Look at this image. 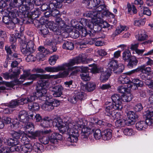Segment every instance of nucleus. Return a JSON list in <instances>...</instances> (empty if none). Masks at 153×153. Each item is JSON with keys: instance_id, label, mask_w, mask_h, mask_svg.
I'll use <instances>...</instances> for the list:
<instances>
[{"instance_id": "56", "label": "nucleus", "mask_w": 153, "mask_h": 153, "mask_svg": "<svg viewBox=\"0 0 153 153\" xmlns=\"http://www.w3.org/2000/svg\"><path fill=\"white\" fill-rule=\"evenodd\" d=\"M32 72L33 73H45V71L43 69L35 67L33 69Z\"/></svg>"}, {"instance_id": "26", "label": "nucleus", "mask_w": 153, "mask_h": 153, "mask_svg": "<svg viewBox=\"0 0 153 153\" xmlns=\"http://www.w3.org/2000/svg\"><path fill=\"white\" fill-rule=\"evenodd\" d=\"M136 36L138 40L141 41L146 40L148 37L144 30L139 31L138 35Z\"/></svg>"}, {"instance_id": "15", "label": "nucleus", "mask_w": 153, "mask_h": 153, "mask_svg": "<svg viewBox=\"0 0 153 153\" xmlns=\"http://www.w3.org/2000/svg\"><path fill=\"white\" fill-rule=\"evenodd\" d=\"M52 94L56 97H60L62 94L63 88L61 85H58L53 87L52 88Z\"/></svg>"}, {"instance_id": "55", "label": "nucleus", "mask_w": 153, "mask_h": 153, "mask_svg": "<svg viewBox=\"0 0 153 153\" xmlns=\"http://www.w3.org/2000/svg\"><path fill=\"white\" fill-rule=\"evenodd\" d=\"M17 118L13 120L12 124L11 126V127L13 129H16L19 127V122H17Z\"/></svg>"}, {"instance_id": "3", "label": "nucleus", "mask_w": 153, "mask_h": 153, "mask_svg": "<svg viewBox=\"0 0 153 153\" xmlns=\"http://www.w3.org/2000/svg\"><path fill=\"white\" fill-rule=\"evenodd\" d=\"M64 122L62 120H55L54 125L57 126L60 132L66 133L69 135L67 140L71 143H76L79 136L78 131V124L70 122V118L66 117L64 118Z\"/></svg>"}, {"instance_id": "19", "label": "nucleus", "mask_w": 153, "mask_h": 153, "mask_svg": "<svg viewBox=\"0 0 153 153\" xmlns=\"http://www.w3.org/2000/svg\"><path fill=\"white\" fill-rule=\"evenodd\" d=\"M112 130L109 128L105 130L102 132V138L104 140H109L112 137Z\"/></svg>"}, {"instance_id": "12", "label": "nucleus", "mask_w": 153, "mask_h": 153, "mask_svg": "<svg viewBox=\"0 0 153 153\" xmlns=\"http://www.w3.org/2000/svg\"><path fill=\"white\" fill-rule=\"evenodd\" d=\"M18 119L20 122L23 123H26L29 121L30 117V115H28L27 112L23 110L20 111L19 113Z\"/></svg>"}, {"instance_id": "50", "label": "nucleus", "mask_w": 153, "mask_h": 153, "mask_svg": "<svg viewBox=\"0 0 153 153\" xmlns=\"http://www.w3.org/2000/svg\"><path fill=\"white\" fill-rule=\"evenodd\" d=\"M55 24L53 21H51L48 22L47 24V26L48 28H49L51 30L53 31H55L56 30V27H55Z\"/></svg>"}, {"instance_id": "64", "label": "nucleus", "mask_w": 153, "mask_h": 153, "mask_svg": "<svg viewBox=\"0 0 153 153\" xmlns=\"http://www.w3.org/2000/svg\"><path fill=\"white\" fill-rule=\"evenodd\" d=\"M148 126H153V119L152 118H146L145 122Z\"/></svg>"}, {"instance_id": "22", "label": "nucleus", "mask_w": 153, "mask_h": 153, "mask_svg": "<svg viewBox=\"0 0 153 153\" xmlns=\"http://www.w3.org/2000/svg\"><path fill=\"white\" fill-rule=\"evenodd\" d=\"M46 94H44L42 96H38L36 95L37 97H41L42 98L41 100L43 99V100L45 101L44 104H43L42 106V109L45 111L48 110V105L49 104H50V102L48 101V99H49L48 97H46V96L45 95Z\"/></svg>"}, {"instance_id": "49", "label": "nucleus", "mask_w": 153, "mask_h": 153, "mask_svg": "<svg viewBox=\"0 0 153 153\" xmlns=\"http://www.w3.org/2000/svg\"><path fill=\"white\" fill-rule=\"evenodd\" d=\"M122 116L120 112H116L114 111L110 117L113 120L120 119Z\"/></svg>"}, {"instance_id": "24", "label": "nucleus", "mask_w": 153, "mask_h": 153, "mask_svg": "<svg viewBox=\"0 0 153 153\" xmlns=\"http://www.w3.org/2000/svg\"><path fill=\"white\" fill-rule=\"evenodd\" d=\"M15 146H13L9 148L5 146H3L0 149V153H10L12 152L15 151Z\"/></svg>"}, {"instance_id": "40", "label": "nucleus", "mask_w": 153, "mask_h": 153, "mask_svg": "<svg viewBox=\"0 0 153 153\" xmlns=\"http://www.w3.org/2000/svg\"><path fill=\"white\" fill-rule=\"evenodd\" d=\"M25 2V0L23 1L22 0H13V2L10 4V5L13 7H16L24 4Z\"/></svg>"}, {"instance_id": "36", "label": "nucleus", "mask_w": 153, "mask_h": 153, "mask_svg": "<svg viewBox=\"0 0 153 153\" xmlns=\"http://www.w3.org/2000/svg\"><path fill=\"white\" fill-rule=\"evenodd\" d=\"M27 49H29V51L30 53H33L35 50V47L34 46V44L33 41H30L28 42L26 46Z\"/></svg>"}, {"instance_id": "43", "label": "nucleus", "mask_w": 153, "mask_h": 153, "mask_svg": "<svg viewBox=\"0 0 153 153\" xmlns=\"http://www.w3.org/2000/svg\"><path fill=\"white\" fill-rule=\"evenodd\" d=\"M85 72L82 73L80 74L81 78L82 79L85 81L89 80L90 78L89 75L88 73L86 72L87 71V68H85Z\"/></svg>"}, {"instance_id": "37", "label": "nucleus", "mask_w": 153, "mask_h": 153, "mask_svg": "<svg viewBox=\"0 0 153 153\" xmlns=\"http://www.w3.org/2000/svg\"><path fill=\"white\" fill-rule=\"evenodd\" d=\"M85 87L86 88V90L88 91H91L94 90L96 87V85L93 82H88L85 85Z\"/></svg>"}, {"instance_id": "44", "label": "nucleus", "mask_w": 153, "mask_h": 153, "mask_svg": "<svg viewBox=\"0 0 153 153\" xmlns=\"http://www.w3.org/2000/svg\"><path fill=\"white\" fill-rule=\"evenodd\" d=\"M93 66L91 69V70L92 73H97L100 72H102V70H103V68L97 67V65L95 64L92 65Z\"/></svg>"}, {"instance_id": "57", "label": "nucleus", "mask_w": 153, "mask_h": 153, "mask_svg": "<svg viewBox=\"0 0 153 153\" xmlns=\"http://www.w3.org/2000/svg\"><path fill=\"white\" fill-rule=\"evenodd\" d=\"M26 125L25 128V130L29 129L30 131L32 130L34 128V125L33 124L30 122H28L26 123H24Z\"/></svg>"}, {"instance_id": "60", "label": "nucleus", "mask_w": 153, "mask_h": 153, "mask_svg": "<svg viewBox=\"0 0 153 153\" xmlns=\"http://www.w3.org/2000/svg\"><path fill=\"white\" fill-rule=\"evenodd\" d=\"M126 87L124 85L119 86L117 88L118 92L121 93H124L126 92Z\"/></svg>"}, {"instance_id": "16", "label": "nucleus", "mask_w": 153, "mask_h": 153, "mask_svg": "<svg viewBox=\"0 0 153 153\" xmlns=\"http://www.w3.org/2000/svg\"><path fill=\"white\" fill-rule=\"evenodd\" d=\"M132 82L131 84H128V87L132 89L135 90L138 87H141L143 85V82L137 79H133Z\"/></svg>"}, {"instance_id": "18", "label": "nucleus", "mask_w": 153, "mask_h": 153, "mask_svg": "<svg viewBox=\"0 0 153 153\" xmlns=\"http://www.w3.org/2000/svg\"><path fill=\"white\" fill-rule=\"evenodd\" d=\"M101 72V74L100 77V80L102 82H105L108 80L110 75V71L106 70L104 71L103 70H102V72Z\"/></svg>"}, {"instance_id": "42", "label": "nucleus", "mask_w": 153, "mask_h": 153, "mask_svg": "<svg viewBox=\"0 0 153 153\" xmlns=\"http://www.w3.org/2000/svg\"><path fill=\"white\" fill-rule=\"evenodd\" d=\"M59 11L55 9L53 10H51L50 11V13H49L48 12H46L45 13V15L47 17H49L50 16H53L55 17L57 16L59 14Z\"/></svg>"}, {"instance_id": "11", "label": "nucleus", "mask_w": 153, "mask_h": 153, "mask_svg": "<svg viewBox=\"0 0 153 153\" xmlns=\"http://www.w3.org/2000/svg\"><path fill=\"white\" fill-rule=\"evenodd\" d=\"M59 119L62 120L61 119L59 118H55L53 121L48 117H45L42 120L41 123V125L44 128L49 127L51 126L52 125H53V126H55L57 127V126L54 125V122L55 120H57Z\"/></svg>"}, {"instance_id": "47", "label": "nucleus", "mask_w": 153, "mask_h": 153, "mask_svg": "<svg viewBox=\"0 0 153 153\" xmlns=\"http://www.w3.org/2000/svg\"><path fill=\"white\" fill-rule=\"evenodd\" d=\"M123 133L124 135L127 136H131L134 135V133L133 129L131 128H127L125 129Z\"/></svg>"}, {"instance_id": "48", "label": "nucleus", "mask_w": 153, "mask_h": 153, "mask_svg": "<svg viewBox=\"0 0 153 153\" xmlns=\"http://www.w3.org/2000/svg\"><path fill=\"white\" fill-rule=\"evenodd\" d=\"M30 120H33L35 119L36 122H39L42 119L41 116L39 114H32L30 115Z\"/></svg>"}, {"instance_id": "41", "label": "nucleus", "mask_w": 153, "mask_h": 153, "mask_svg": "<svg viewBox=\"0 0 153 153\" xmlns=\"http://www.w3.org/2000/svg\"><path fill=\"white\" fill-rule=\"evenodd\" d=\"M118 64L117 61V60H111L109 62L108 64V68L110 71H113L114 68H115Z\"/></svg>"}, {"instance_id": "5", "label": "nucleus", "mask_w": 153, "mask_h": 153, "mask_svg": "<svg viewBox=\"0 0 153 153\" xmlns=\"http://www.w3.org/2000/svg\"><path fill=\"white\" fill-rule=\"evenodd\" d=\"M52 133L51 129L45 130L42 131H37L33 133V135L35 137H38L39 141L42 144H48L50 141L48 134Z\"/></svg>"}, {"instance_id": "46", "label": "nucleus", "mask_w": 153, "mask_h": 153, "mask_svg": "<svg viewBox=\"0 0 153 153\" xmlns=\"http://www.w3.org/2000/svg\"><path fill=\"white\" fill-rule=\"evenodd\" d=\"M58 59L59 56L57 55H54L51 56L49 59L50 64L51 65H54Z\"/></svg>"}, {"instance_id": "38", "label": "nucleus", "mask_w": 153, "mask_h": 153, "mask_svg": "<svg viewBox=\"0 0 153 153\" xmlns=\"http://www.w3.org/2000/svg\"><path fill=\"white\" fill-rule=\"evenodd\" d=\"M124 65L121 64H118L115 68H114L113 71L114 73L118 74L122 72L124 70Z\"/></svg>"}, {"instance_id": "25", "label": "nucleus", "mask_w": 153, "mask_h": 153, "mask_svg": "<svg viewBox=\"0 0 153 153\" xmlns=\"http://www.w3.org/2000/svg\"><path fill=\"white\" fill-rule=\"evenodd\" d=\"M115 125L118 128H121L126 125L128 126L126 120L123 119L117 120L115 122Z\"/></svg>"}, {"instance_id": "14", "label": "nucleus", "mask_w": 153, "mask_h": 153, "mask_svg": "<svg viewBox=\"0 0 153 153\" xmlns=\"http://www.w3.org/2000/svg\"><path fill=\"white\" fill-rule=\"evenodd\" d=\"M50 142L53 144H56L58 140H61L62 139L61 135L56 132H53L52 131V133L50 134H48Z\"/></svg>"}, {"instance_id": "32", "label": "nucleus", "mask_w": 153, "mask_h": 153, "mask_svg": "<svg viewBox=\"0 0 153 153\" xmlns=\"http://www.w3.org/2000/svg\"><path fill=\"white\" fill-rule=\"evenodd\" d=\"M129 81L128 77H127L126 75L124 74L119 77L118 81L119 83L122 84L128 83Z\"/></svg>"}, {"instance_id": "51", "label": "nucleus", "mask_w": 153, "mask_h": 153, "mask_svg": "<svg viewBox=\"0 0 153 153\" xmlns=\"http://www.w3.org/2000/svg\"><path fill=\"white\" fill-rule=\"evenodd\" d=\"M131 53L128 51H125L123 54V58L125 61H126L130 57Z\"/></svg>"}, {"instance_id": "61", "label": "nucleus", "mask_w": 153, "mask_h": 153, "mask_svg": "<svg viewBox=\"0 0 153 153\" xmlns=\"http://www.w3.org/2000/svg\"><path fill=\"white\" fill-rule=\"evenodd\" d=\"M69 101L72 103H75L78 100L75 96H71L68 99Z\"/></svg>"}, {"instance_id": "20", "label": "nucleus", "mask_w": 153, "mask_h": 153, "mask_svg": "<svg viewBox=\"0 0 153 153\" xmlns=\"http://www.w3.org/2000/svg\"><path fill=\"white\" fill-rule=\"evenodd\" d=\"M139 72H140L143 74H145L148 75L151 74L152 73L150 67H146L144 65H141L138 67Z\"/></svg>"}, {"instance_id": "23", "label": "nucleus", "mask_w": 153, "mask_h": 153, "mask_svg": "<svg viewBox=\"0 0 153 153\" xmlns=\"http://www.w3.org/2000/svg\"><path fill=\"white\" fill-rule=\"evenodd\" d=\"M35 100V97L34 96H30L27 98H22L19 100V102L20 105H23L25 103L30 102L34 101Z\"/></svg>"}, {"instance_id": "6", "label": "nucleus", "mask_w": 153, "mask_h": 153, "mask_svg": "<svg viewBox=\"0 0 153 153\" xmlns=\"http://www.w3.org/2000/svg\"><path fill=\"white\" fill-rule=\"evenodd\" d=\"M70 122L76 123L78 124L77 126L78 127V131L79 133V130L82 128L81 135V138L83 139H87L91 132V128L85 125L83 122L81 121L74 120L70 118Z\"/></svg>"}, {"instance_id": "31", "label": "nucleus", "mask_w": 153, "mask_h": 153, "mask_svg": "<svg viewBox=\"0 0 153 153\" xmlns=\"http://www.w3.org/2000/svg\"><path fill=\"white\" fill-rule=\"evenodd\" d=\"M132 98V95L130 93H125L122 96V100L124 102H128L131 101Z\"/></svg>"}, {"instance_id": "13", "label": "nucleus", "mask_w": 153, "mask_h": 153, "mask_svg": "<svg viewBox=\"0 0 153 153\" xmlns=\"http://www.w3.org/2000/svg\"><path fill=\"white\" fill-rule=\"evenodd\" d=\"M111 99L113 102L114 103L116 108L119 109L120 110L123 108V105L122 102V97L119 95L116 94L111 96Z\"/></svg>"}, {"instance_id": "53", "label": "nucleus", "mask_w": 153, "mask_h": 153, "mask_svg": "<svg viewBox=\"0 0 153 153\" xmlns=\"http://www.w3.org/2000/svg\"><path fill=\"white\" fill-rule=\"evenodd\" d=\"M20 103L19 102V100H13L11 101L9 105V107L11 108H14L16 106L19 105Z\"/></svg>"}, {"instance_id": "30", "label": "nucleus", "mask_w": 153, "mask_h": 153, "mask_svg": "<svg viewBox=\"0 0 153 153\" xmlns=\"http://www.w3.org/2000/svg\"><path fill=\"white\" fill-rule=\"evenodd\" d=\"M62 47L64 49L72 50L74 49V46L71 42L65 41Z\"/></svg>"}, {"instance_id": "27", "label": "nucleus", "mask_w": 153, "mask_h": 153, "mask_svg": "<svg viewBox=\"0 0 153 153\" xmlns=\"http://www.w3.org/2000/svg\"><path fill=\"white\" fill-rule=\"evenodd\" d=\"M20 74V70L17 69V71L14 72L13 74H10L8 73L3 74V77L6 79H8L10 77L11 78H15Z\"/></svg>"}, {"instance_id": "59", "label": "nucleus", "mask_w": 153, "mask_h": 153, "mask_svg": "<svg viewBox=\"0 0 153 153\" xmlns=\"http://www.w3.org/2000/svg\"><path fill=\"white\" fill-rule=\"evenodd\" d=\"M85 94L82 92H79L77 93V94L76 96L77 100H83L84 98V96Z\"/></svg>"}, {"instance_id": "63", "label": "nucleus", "mask_w": 153, "mask_h": 153, "mask_svg": "<svg viewBox=\"0 0 153 153\" xmlns=\"http://www.w3.org/2000/svg\"><path fill=\"white\" fill-rule=\"evenodd\" d=\"M22 59L20 58L12 62L11 64V66L12 67H16L19 63L21 62Z\"/></svg>"}, {"instance_id": "52", "label": "nucleus", "mask_w": 153, "mask_h": 153, "mask_svg": "<svg viewBox=\"0 0 153 153\" xmlns=\"http://www.w3.org/2000/svg\"><path fill=\"white\" fill-rule=\"evenodd\" d=\"M137 62V60L135 58H132L130 59L128 65L129 67H132L133 66L136 65Z\"/></svg>"}, {"instance_id": "1", "label": "nucleus", "mask_w": 153, "mask_h": 153, "mask_svg": "<svg viewBox=\"0 0 153 153\" xmlns=\"http://www.w3.org/2000/svg\"><path fill=\"white\" fill-rule=\"evenodd\" d=\"M92 59H85L81 57H76L70 59L68 63H65L61 65L55 67H47L45 68V71L48 72H57L59 71H63L57 74L54 75V79L59 78H64L67 77L69 75V71L74 70L75 67L73 66L80 63H86L92 61Z\"/></svg>"}, {"instance_id": "8", "label": "nucleus", "mask_w": 153, "mask_h": 153, "mask_svg": "<svg viewBox=\"0 0 153 153\" xmlns=\"http://www.w3.org/2000/svg\"><path fill=\"white\" fill-rule=\"evenodd\" d=\"M14 149L15 151L19 152L20 153H28L32 151V146L31 144H24L21 146H15Z\"/></svg>"}, {"instance_id": "62", "label": "nucleus", "mask_w": 153, "mask_h": 153, "mask_svg": "<svg viewBox=\"0 0 153 153\" xmlns=\"http://www.w3.org/2000/svg\"><path fill=\"white\" fill-rule=\"evenodd\" d=\"M79 30L80 35H81L82 36L85 37L87 35V32L85 28L82 27L81 26H80Z\"/></svg>"}, {"instance_id": "45", "label": "nucleus", "mask_w": 153, "mask_h": 153, "mask_svg": "<svg viewBox=\"0 0 153 153\" xmlns=\"http://www.w3.org/2000/svg\"><path fill=\"white\" fill-rule=\"evenodd\" d=\"M15 48L16 47L14 45H11L10 46L7 45L5 47V50L7 54L11 55L13 51H15Z\"/></svg>"}, {"instance_id": "4", "label": "nucleus", "mask_w": 153, "mask_h": 153, "mask_svg": "<svg viewBox=\"0 0 153 153\" xmlns=\"http://www.w3.org/2000/svg\"><path fill=\"white\" fill-rule=\"evenodd\" d=\"M39 75V77H40V80L38 82V85L37 86L36 95L41 97L47 92L48 82L45 79L51 78L54 79V75H51L47 74Z\"/></svg>"}, {"instance_id": "58", "label": "nucleus", "mask_w": 153, "mask_h": 153, "mask_svg": "<svg viewBox=\"0 0 153 153\" xmlns=\"http://www.w3.org/2000/svg\"><path fill=\"white\" fill-rule=\"evenodd\" d=\"M39 51L42 54L46 55L49 53V51L48 50L46 49L43 46H40L38 48Z\"/></svg>"}, {"instance_id": "21", "label": "nucleus", "mask_w": 153, "mask_h": 153, "mask_svg": "<svg viewBox=\"0 0 153 153\" xmlns=\"http://www.w3.org/2000/svg\"><path fill=\"white\" fill-rule=\"evenodd\" d=\"M128 27L126 26H120L117 27L115 31L113 33L112 36L114 37L116 36L121 33L123 31H126L128 29Z\"/></svg>"}, {"instance_id": "9", "label": "nucleus", "mask_w": 153, "mask_h": 153, "mask_svg": "<svg viewBox=\"0 0 153 153\" xmlns=\"http://www.w3.org/2000/svg\"><path fill=\"white\" fill-rule=\"evenodd\" d=\"M115 107V105L112 102H106L105 103V114L110 117L115 110H120L119 109L116 108Z\"/></svg>"}, {"instance_id": "33", "label": "nucleus", "mask_w": 153, "mask_h": 153, "mask_svg": "<svg viewBox=\"0 0 153 153\" xmlns=\"http://www.w3.org/2000/svg\"><path fill=\"white\" fill-rule=\"evenodd\" d=\"M28 107L29 109L32 111H38L40 108V106L36 102L29 104Z\"/></svg>"}, {"instance_id": "7", "label": "nucleus", "mask_w": 153, "mask_h": 153, "mask_svg": "<svg viewBox=\"0 0 153 153\" xmlns=\"http://www.w3.org/2000/svg\"><path fill=\"white\" fill-rule=\"evenodd\" d=\"M39 74H30V71H24V74L21 76L18 81V84H22L24 81L26 79L34 80L39 77Z\"/></svg>"}, {"instance_id": "29", "label": "nucleus", "mask_w": 153, "mask_h": 153, "mask_svg": "<svg viewBox=\"0 0 153 153\" xmlns=\"http://www.w3.org/2000/svg\"><path fill=\"white\" fill-rule=\"evenodd\" d=\"M147 127V125L145 121H140L136 124V128L137 130L139 131L144 130Z\"/></svg>"}, {"instance_id": "2", "label": "nucleus", "mask_w": 153, "mask_h": 153, "mask_svg": "<svg viewBox=\"0 0 153 153\" xmlns=\"http://www.w3.org/2000/svg\"><path fill=\"white\" fill-rule=\"evenodd\" d=\"M107 10L105 4H103L96 7L92 11L86 12L84 13V16L91 18V22L83 19H82V25L88 27L91 30L90 31L91 33L98 32L99 30H97V27H98L99 30L100 29L101 27L98 25H94L93 23L97 25L101 23L102 22L101 18L106 16Z\"/></svg>"}, {"instance_id": "39", "label": "nucleus", "mask_w": 153, "mask_h": 153, "mask_svg": "<svg viewBox=\"0 0 153 153\" xmlns=\"http://www.w3.org/2000/svg\"><path fill=\"white\" fill-rule=\"evenodd\" d=\"M127 8L128 12L131 14L136 13L137 12L136 7L133 4H130L128 3Z\"/></svg>"}, {"instance_id": "54", "label": "nucleus", "mask_w": 153, "mask_h": 153, "mask_svg": "<svg viewBox=\"0 0 153 153\" xmlns=\"http://www.w3.org/2000/svg\"><path fill=\"white\" fill-rule=\"evenodd\" d=\"M48 5V8L49 9L50 11L51 10H53L55 9L56 8H57L56 7V5H57V3H55L53 2L52 1H50V3H47Z\"/></svg>"}, {"instance_id": "28", "label": "nucleus", "mask_w": 153, "mask_h": 153, "mask_svg": "<svg viewBox=\"0 0 153 153\" xmlns=\"http://www.w3.org/2000/svg\"><path fill=\"white\" fill-rule=\"evenodd\" d=\"M33 150L37 152H42L44 150L43 146L38 143H34L33 146Z\"/></svg>"}, {"instance_id": "34", "label": "nucleus", "mask_w": 153, "mask_h": 153, "mask_svg": "<svg viewBox=\"0 0 153 153\" xmlns=\"http://www.w3.org/2000/svg\"><path fill=\"white\" fill-rule=\"evenodd\" d=\"M4 143L9 146H16V145L17 144V142L16 140L11 138L5 139L4 140Z\"/></svg>"}, {"instance_id": "10", "label": "nucleus", "mask_w": 153, "mask_h": 153, "mask_svg": "<svg viewBox=\"0 0 153 153\" xmlns=\"http://www.w3.org/2000/svg\"><path fill=\"white\" fill-rule=\"evenodd\" d=\"M127 117L128 119L126 120L128 126L134 124L136 120L138 118L137 115L133 111H129L127 112Z\"/></svg>"}, {"instance_id": "35", "label": "nucleus", "mask_w": 153, "mask_h": 153, "mask_svg": "<svg viewBox=\"0 0 153 153\" xmlns=\"http://www.w3.org/2000/svg\"><path fill=\"white\" fill-rule=\"evenodd\" d=\"M92 131L94 132V138L97 140L99 139L101 137H102V132L100 129H92Z\"/></svg>"}, {"instance_id": "17", "label": "nucleus", "mask_w": 153, "mask_h": 153, "mask_svg": "<svg viewBox=\"0 0 153 153\" xmlns=\"http://www.w3.org/2000/svg\"><path fill=\"white\" fill-rule=\"evenodd\" d=\"M22 137L21 139V141L22 143L25 144H30L29 143L30 140H31L34 138V137L33 135L32 136L26 134L24 132L21 133Z\"/></svg>"}]
</instances>
